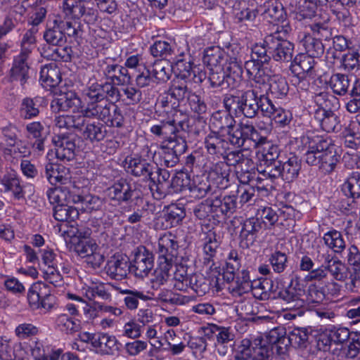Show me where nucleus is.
<instances>
[{"instance_id":"20","label":"nucleus","mask_w":360,"mask_h":360,"mask_svg":"<svg viewBox=\"0 0 360 360\" xmlns=\"http://www.w3.org/2000/svg\"><path fill=\"white\" fill-rule=\"evenodd\" d=\"M101 71L107 79L117 85H124L131 82V76L127 68L103 60L100 65Z\"/></svg>"},{"instance_id":"7","label":"nucleus","mask_w":360,"mask_h":360,"mask_svg":"<svg viewBox=\"0 0 360 360\" xmlns=\"http://www.w3.org/2000/svg\"><path fill=\"white\" fill-rule=\"evenodd\" d=\"M274 292L276 295L275 297L286 302L288 309H300L304 305V300L302 298L304 290L297 277L292 278L286 288L278 292L274 290Z\"/></svg>"},{"instance_id":"57","label":"nucleus","mask_w":360,"mask_h":360,"mask_svg":"<svg viewBox=\"0 0 360 360\" xmlns=\"http://www.w3.org/2000/svg\"><path fill=\"white\" fill-rule=\"evenodd\" d=\"M210 180L202 176H196L190 186V191L195 198H202L205 197L208 193H212L214 192L213 188L210 184Z\"/></svg>"},{"instance_id":"9","label":"nucleus","mask_w":360,"mask_h":360,"mask_svg":"<svg viewBox=\"0 0 360 360\" xmlns=\"http://www.w3.org/2000/svg\"><path fill=\"white\" fill-rule=\"evenodd\" d=\"M53 142L58 160L65 162L75 159L77 142H79L76 134H60L53 137Z\"/></svg>"},{"instance_id":"32","label":"nucleus","mask_w":360,"mask_h":360,"mask_svg":"<svg viewBox=\"0 0 360 360\" xmlns=\"http://www.w3.org/2000/svg\"><path fill=\"white\" fill-rule=\"evenodd\" d=\"M1 184L5 192H11L15 200L25 198L24 187L21 181L15 172H8L1 179Z\"/></svg>"},{"instance_id":"59","label":"nucleus","mask_w":360,"mask_h":360,"mask_svg":"<svg viewBox=\"0 0 360 360\" xmlns=\"http://www.w3.org/2000/svg\"><path fill=\"white\" fill-rule=\"evenodd\" d=\"M46 283L37 282L31 285L27 292V300L32 309H39L41 296L46 295Z\"/></svg>"},{"instance_id":"4","label":"nucleus","mask_w":360,"mask_h":360,"mask_svg":"<svg viewBox=\"0 0 360 360\" xmlns=\"http://www.w3.org/2000/svg\"><path fill=\"white\" fill-rule=\"evenodd\" d=\"M271 34L266 35L262 42L257 43L252 47L251 59L245 63V68L249 79L255 78L259 72H266L264 65L269 64L272 59L271 49L267 41Z\"/></svg>"},{"instance_id":"51","label":"nucleus","mask_w":360,"mask_h":360,"mask_svg":"<svg viewBox=\"0 0 360 360\" xmlns=\"http://www.w3.org/2000/svg\"><path fill=\"white\" fill-rule=\"evenodd\" d=\"M360 352V333H352L347 347L339 350L337 354L338 360L347 358H354Z\"/></svg>"},{"instance_id":"43","label":"nucleus","mask_w":360,"mask_h":360,"mask_svg":"<svg viewBox=\"0 0 360 360\" xmlns=\"http://www.w3.org/2000/svg\"><path fill=\"white\" fill-rule=\"evenodd\" d=\"M264 18L270 22L280 21L283 16V8L281 3L269 0L265 2L259 8Z\"/></svg>"},{"instance_id":"16","label":"nucleus","mask_w":360,"mask_h":360,"mask_svg":"<svg viewBox=\"0 0 360 360\" xmlns=\"http://www.w3.org/2000/svg\"><path fill=\"white\" fill-rule=\"evenodd\" d=\"M172 69L176 75L175 79L191 82L195 77L193 64L188 53L181 52L173 58Z\"/></svg>"},{"instance_id":"63","label":"nucleus","mask_w":360,"mask_h":360,"mask_svg":"<svg viewBox=\"0 0 360 360\" xmlns=\"http://www.w3.org/2000/svg\"><path fill=\"white\" fill-rule=\"evenodd\" d=\"M288 336L290 344L295 348H306L309 343V333L307 328H294Z\"/></svg>"},{"instance_id":"64","label":"nucleus","mask_w":360,"mask_h":360,"mask_svg":"<svg viewBox=\"0 0 360 360\" xmlns=\"http://www.w3.org/2000/svg\"><path fill=\"white\" fill-rule=\"evenodd\" d=\"M38 32L37 27H32L24 34L21 41V49L19 53L26 54L31 56L33 49L36 45V34Z\"/></svg>"},{"instance_id":"3","label":"nucleus","mask_w":360,"mask_h":360,"mask_svg":"<svg viewBox=\"0 0 360 360\" xmlns=\"http://www.w3.org/2000/svg\"><path fill=\"white\" fill-rule=\"evenodd\" d=\"M150 131L153 134L163 139L161 144L176 143L179 137H182L186 141L190 131L189 118L181 110H174L167 120L152 126Z\"/></svg>"},{"instance_id":"30","label":"nucleus","mask_w":360,"mask_h":360,"mask_svg":"<svg viewBox=\"0 0 360 360\" xmlns=\"http://www.w3.org/2000/svg\"><path fill=\"white\" fill-rule=\"evenodd\" d=\"M44 130V124L39 121L30 122L25 126L27 137L29 139H35L32 143L33 150L39 153L43 152L45 149V138L43 136Z\"/></svg>"},{"instance_id":"41","label":"nucleus","mask_w":360,"mask_h":360,"mask_svg":"<svg viewBox=\"0 0 360 360\" xmlns=\"http://www.w3.org/2000/svg\"><path fill=\"white\" fill-rule=\"evenodd\" d=\"M81 131H83V137L92 143L103 140L107 134L105 127L101 123H87L86 120L85 124Z\"/></svg>"},{"instance_id":"61","label":"nucleus","mask_w":360,"mask_h":360,"mask_svg":"<svg viewBox=\"0 0 360 360\" xmlns=\"http://www.w3.org/2000/svg\"><path fill=\"white\" fill-rule=\"evenodd\" d=\"M302 43L306 51V54L313 58L321 56L324 52V46L321 39H316L310 35L305 36Z\"/></svg>"},{"instance_id":"5","label":"nucleus","mask_w":360,"mask_h":360,"mask_svg":"<svg viewBox=\"0 0 360 360\" xmlns=\"http://www.w3.org/2000/svg\"><path fill=\"white\" fill-rule=\"evenodd\" d=\"M260 74L252 79L255 80L262 93H270L276 98L285 97L289 91L286 79L279 75L271 76L266 72H259Z\"/></svg>"},{"instance_id":"17","label":"nucleus","mask_w":360,"mask_h":360,"mask_svg":"<svg viewBox=\"0 0 360 360\" xmlns=\"http://www.w3.org/2000/svg\"><path fill=\"white\" fill-rule=\"evenodd\" d=\"M219 190H214L212 197L217 218L230 217L237 208V197L235 195L221 196Z\"/></svg>"},{"instance_id":"27","label":"nucleus","mask_w":360,"mask_h":360,"mask_svg":"<svg viewBox=\"0 0 360 360\" xmlns=\"http://www.w3.org/2000/svg\"><path fill=\"white\" fill-rule=\"evenodd\" d=\"M120 343L115 335L108 333H98L94 340V349L101 355L113 356L120 352Z\"/></svg>"},{"instance_id":"47","label":"nucleus","mask_w":360,"mask_h":360,"mask_svg":"<svg viewBox=\"0 0 360 360\" xmlns=\"http://www.w3.org/2000/svg\"><path fill=\"white\" fill-rule=\"evenodd\" d=\"M193 213L200 220L210 221L211 219L217 218L212 195L198 204L193 210Z\"/></svg>"},{"instance_id":"28","label":"nucleus","mask_w":360,"mask_h":360,"mask_svg":"<svg viewBox=\"0 0 360 360\" xmlns=\"http://www.w3.org/2000/svg\"><path fill=\"white\" fill-rule=\"evenodd\" d=\"M231 169L224 161H219L212 165L207 175V179L219 189L229 186Z\"/></svg>"},{"instance_id":"38","label":"nucleus","mask_w":360,"mask_h":360,"mask_svg":"<svg viewBox=\"0 0 360 360\" xmlns=\"http://www.w3.org/2000/svg\"><path fill=\"white\" fill-rule=\"evenodd\" d=\"M315 65L314 58L306 53H300L295 56L292 62L290 69L298 76L300 75H311Z\"/></svg>"},{"instance_id":"53","label":"nucleus","mask_w":360,"mask_h":360,"mask_svg":"<svg viewBox=\"0 0 360 360\" xmlns=\"http://www.w3.org/2000/svg\"><path fill=\"white\" fill-rule=\"evenodd\" d=\"M188 82L179 79H174L171 82L168 89L179 103L187 98L192 91L188 86Z\"/></svg>"},{"instance_id":"8","label":"nucleus","mask_w":360,"mask_h":360,"mask_svg":"<svg viewBox=\"0 0 360 360\" xmlns=\"http://www.w3.org/2000/svg\"><path fill=\"white\" fill-rule=\"evenodd\" d=\"M31 56L18 53L13 56L8 78L11 82H19L24 86L30 77Z\"/></svg>"},{"instance_id":"36","label":"nucleus","mask_w":360,"mask_h":360,"mask_svg":"<svg viewBox=\"0 0 360 360\" xmlns=\"http://www.w3.org/2000/svg\"><path fill=\"white\" fill-rule=\"evenodd\" d=\"M91 233L90 229H87L84 232L82 230H77V236L82 238V239L76 243L75 250L81 257L86 258L89 254L94 253V251L98 248L97 244L94 240L88 239Z\"/></svg>"},{"instance_id":"52","label":"nucleus","mask_w":360,"mask_h":360,"mask_svg":"<svg viewBox=\"0 0 360 360\" xmlns=\"http://www.w3.org/2000/svg\"><path fill=\"white\" fill-rule=\"evenodd\" d=\"M79 215L77 208L68 204L56 205L53 207V217L58 221H75Z\"/></svg>"},{"instance_id":"54","label":"nucleus","mask_w":360,"mask_h":360,"mask_svg":"<svg viewBox=\"0 0 360 360\" xmlns=\"http://www.w3.org/2000/svg\"><path fill=\"white\" fill-rule=\"evenodd\" d=\"M325 244L335 253H342L345 249V241L340 232L332 230L326 233L323 238Z\"/></svg>"},{"instance_id":"14","label":"nucleus","mask_w":360,"mask_h":360,"mask_svg":"<svg viewBox=\"0 0 360 360\" xmlns=\"http://www.w3.org/2000/svg\"><path fill=\"white\" fill-rule=\"evenodd\" d=\"M187 141L182 137L175 142H169L160 145V149L162 150L161 155L164 162V165L167 167H174L179 161V156L184 153L187 150Z\"/></svg>"},{"instance_id":"56","label":"nucleus","mask_w":360,"mask_h":360,"mask_svg":"<svg viewBox=\"0 0 360 360\" xmlns=\"http://www.w3.org/2000/svg\"><path fill=\"white\" fill-rule=\"evenodd\" d=\"M326 269L335 280L339 281H345L349 274V268L337 257L326 265Z\"/></svg>"},{"instance_id":"13","label":"nucleus","mask_w":360,"mask_h":360,"mask_svg":"<svg viewBox=\"0 0 360 360\" xmlns=\"http://www.w3.org/2000/svg\"><path fill=\"white\" fill-rule=\"evenodd\" d=\"M250 89L241 94L240 114L248 118H254L258 111L259 93H262L255 80L250 79Z\"/></svg>"},{"instance_id":"12","label":"nucleus","mask_w":360,"mask_h":360,"mask_svg":"<svg viewBox=\"0 0 360 360\" xmlns=\"http://www.w3.org/2000/svg\"><path fill=\"white\" fill-rule=\"evenodd\" d=\"M267 44L272 51V59L283 63L292 60L294 53V44L292 42L281 39L278 33H271V38L267 41Z\"/></svg>"},{"instance_id":"37","label":"nucleus","mask_w":360,"mask_h":360,"mask_svg":"<svg viewBox=\"0 0 360 360\" xmlns=\"http://www.w3.org/2000/svg\"><path fill=\"white\" fill-rule=\"evenodd\" d=\"M167 259L158 261V267L155 269L150 279L151 287L153 290L159 289L165 285L169 279L170 271L172 268V264L166 262Z\"/></svg>"},{"instance_id":"29","label":"nucleus","mask_w":360,"mask_h":360,"mask_svg":"<svg viewBox=\"0 0 360 360\" xmlns=\"http://www.w3.org/2000/svg\"><path fill=\"white\" fill-rule=\"evenodd\" d=\"M314 117L321 129L326 132H336L340 129L339 117L331 110L318 109Z\"/></svg>"},{"instance_id":"58","label":"nucleus","mask_w":360,"mask_h":360,"mask_svg":"<svg viewBox=\"0 0 360 360\" xmlns=\"http://www.w3.org/2000/svg\"><path fill=\"white\" fill-rule=\"evenodd\" d=\"M211 122L216 129L227 131L234 127L236 121L227 112L217 111L212 114Z\"/></svg>"},{"instance_id":"62","label":"nucleus","mask_w":360,"mask_h":360,"mask_svg":"<svg viewBox=\"0 0 360 360\" xmlns=\"http://www.w3.org/2000/svg\"><path fill=\"white\" fill-rule=\"evenodd\" d=\"M285 217V212L282 210L278 209L276 211L270 207H266L262 210L260 219L262 224L269 223L271 226H274L276 224L283 225Z\"/></svg>"},{"instance_id":"44","label":"nucleus","mask_w":360,"mask_h":360,"mask_svg":"<svg viewBox=\"0 0 360 360\" xmlns=\"http://www.w3.org/2000/svg\"><path fill=\"white\" fill-rule=\"evenodd\" d=\"M301 169V162L299 158L292 155L287 161L282 163V179L291 182L297 178Z\"/></svg>"},{"instance_id":"42","label":"nucleus","mask_w":360,"mask_h":360,"mask_svg":"<svg viewBox=\"0 0 360 360\" xmlns=\"http://www.w3.org/2000/svg\"><path fill=\"white\" fill-rule=\"evenodd\" d=\"M155 300L163 304L172 306L183 305L189 301L187 296L180 295L166 288H163L158 292Z\"/></svg>"},{"instance_id":"33","label":"nucleus","mask_w":360,"mask_h":360,"mask_svg":"<svg viewBox=\"0 0 360 360\" xmlns=\"http://www.w3.org/2000/svg\"><path fill=\"white\" fill-rule=\"evenodd\" d=\"M203 63L208 70L223 68L227 63L226 53L219 46L210 47L205 51Z\"/></svg>"},{"instance_id":"19","label":"nucleus","mask_w":360,"mask_h":360,"mask_svg":"<svg viewBox=\"0 0 360 360\" xmlns=\"http://www.w3.org/2000/svg\"><path fill=\"white\" fill-rule=\"evenodd\" d=\"M108 191L110 199L117 202L119 205L127 203L137 195L135 185L130 184L124 179L116 181Z\"/></svg>"},{"instance_id":"18","label":"nucleus","mask_w":360,"mask_h":360,"mask_svg":"<svg viewBox=\"0 0 360 360\" xmlns=\"http://www.w3.org/2000/svg\"><path fill=\"white\" fill-rule=\"evenodd\" d=\"M204 145L207 153L217 158H224L226 152L230 150L228 140L224 135L216 131H211L206 136Z\"/></svg>"},{"instance_id":"49","label":"nucleus","mask_w":360,"mask_h":360,"mask_svg":"<svg viewBox=\"0 0 360 360\" xmlns=\"http://www.w3.org/2000/svg\"><path fill=\"white\" fill-rule=\"evenodd\" d=\"M352 76L337 73L332 75L330 79V86L333 91L340 96L346 94L352 84Z\"/></svg>"},{"instance_id":"23","label":"nucleus","mask_w":360,"mask_h":360,"mask_svg":"<svg viewBox=\"0 0 360 360\" xmlns=\"http://www.w3.org/2000/svg\"><path fill=\"white\" fill-rule=\"evenodd\" d=\"M212 334H214L217 339L215 343L217 352L221 356H225L229 350V346L231 347L230 344L234 339V335L231 332L230 328L224 327H219L217 325H212L210 328H207L205 335L209 336Z\"/></svg>"},{"instance_id":"25","label":"nucleus","mask_w":360,"mask_h":360,"mask_svg":"<svg viewBox=\"0 0 360 360\" xmlns=\"http://www.w3.org/2000/svg\"><path fill=\"white\" fill-rule=\"evenodd\" d=\"M82 106V101L73 91H68L54 98L51 103V109L53 112L60 111L75 110Z\"/></svg>"},{"instance_id":"10","label":"nucleus","mask_w":360,"mask_h":360,"mask_svg":"<svg viewBox=\"0 0 360 360\" xmlns=\"http://www.w3.org/2000/svg\"><path fill=\"white\" fill-rule=\"evenodd\" d=\"M126 168L128 173L141 177L145 181L155 182V166L141 156L127 157L125 159Z\"/></svg>"},{"instance_id":"50","label":"nucleus","mask_w":360,"mask_h":360,"mask_svg":"<svg viewBox=\"0 0 360 360\" xmlns=\"http://www.w3.org/2000/svg\"><path fill=\"white\" fill-rule=\"evenodd\" d=\"M342 191L351 199L360 198V173L352 172L342 186Z\"/></svg>"},{"instance_id":"15","label":"nucleus","mask_w":360,"mask_h":360,"mask_svg":"<svg viewBox=\"0 0 360 360\" xmlns=\"http://www.w3.org/2000/svg\"><path fill=\"white\" fill-rule=\"evenodd\" d=\"M239 234L240 245L243 248H248L255 243L259 233L262 229V221L258 217L246 219L241 223Z\"/></svg>"},{"instance_id":"35","label":"nucleus","mask_w":360,"mask_h":360,"mask_svg":"<svg viewBox=\"0 0 360 360\" xmlns=\"http://www.w3.org/2000/svg\"><path fill=\"white\" fill-rule=\"evenodd\" d=\"M43 37L47 44L55 46H62L66 42V37L61 30L58 19L47 26Z\"/></svg>"},{"instance_id":"55","label":"nucleus","mask_w":360,"mask_h":360,"mask_svg":"<svg viewBox=\"0 0 360 360\" xmlns=\"http://www.w3.org/2000/svg\"><path fill=\"white\" fill-rule=\"evenodd\" d=\"M90 0H65L63 9L67 16L79 20L82 16L84 4H89Z\"/></svg>"},{"instance_id":"34","label":"nucleus","mask_w":360,"mask_h":360,"mask_svg":"<svg viewBox=\"0 0 360 360\" xmlns=\"http://www.w3.org/2000/svg\"><path fill=\"white\" fill-rule=\"evenodd\" d=\"M61 81L60 72L54 63L45 65L40 70V82L46 88H53Z\"/></svg>"},{"instance_id":"22","label":"nucleus","mask_w":360,"mask_h":360,"mask_svg":"<svg viewBox=\"0 0 360 360\" xmlns=\"http://www.w3.org/2000/svg\"><path fill=\"white\" fill-rule=\"evenodd\" d=\"M45 176L52 185L71 186L69 168L64 165L49 162L45 165Z\"/></svg>"},{"instance_id":"1","label":"nucleus","mask_w":360,"mask_h":360,"mask_svg":"<svg viewBox=\"0 0 360 360\" xmlns=\"http://www.w3.org/2000/svg\"><path fill=\"white\" fill-rule=\"evenodd\" d=\"M309 139L307 150L304 153L306 163L315 167L322 174L332 173L340 158L332 140L319 136H312Z\"/></svg>"},{"instance_id":"39","label":"nucleus","mask_w":360,"mask_h":360,"mask_svg":"<svg viewBox=\"0 0 360 360\" xmlns=\"http://www.w3.org/2000/svg\"><path fill=\"white\" fill-rule=\"evenodd\" d=\"M158 174L157 181L155 179V182H152L153 185L150 186L151 191H153L154 188L155 187V191L157 192V198H162L165 197L167 195H169V186L171 181L170 173L169 171L165 169L158 168L156 166V169H155V174Z\"/></svg>"},{"instance_id":"46","label":"nucleus","mask_w":360,"mask_h":360,"mask_svg":"<svg viewBox=\"0 0 360 360\" xmlns=\"http://www.w3.org/2000/svg\"><path fill=\"white\" fill-rule=\"evenodd\" d=\"M243 49L236 44H230L227 47L226 58H227L226 67L232 70L233 65L238 68L240 75H243Z\"/></svg>"},{"instance_id":"21","label":"nucleus","mask_w":360,"mask_h":360,"mask_svg":"<svg viewBox=\"0 0 360 360\" xmlns=\"http://www.w3.org/2000/svg\"><path fill=\"white\" fill-rule=\"evenodd\" d=\"M179 243L176 236L171 233H165L158 240V261H164L168 263L173 262L174 257L177 255Z\"/></svg>"},{"instance_id":"31","label":"nucleus","mask_w":360,"mask_h":360,"mask_svg":"<svg viewBox=\"0 0 360 360\" xmlns=\"http://www.w3.org/2000/svg\"><path fill=\"white\" fill-rule=\"evenodd\" d=\"M330 8L342 31L345 33L353 32L354 27L356 25V20L352 15L349 11L347 8L340 7L338 5H331Z\"/></svg>"},{"instance_id":"11","label":"nucleus","mask_w":360,"mask_h":360,"mask_svg":"<svg viewBox=\"0 0 360 360\" xmlns=\"http://www.w3.org/2000/svg\"><path fill=\"white\" fill-rule=\"evenodd\" d=\"M153 266V254L144 246L137 248L130 271L133 272L136 277L143 278L148 275Z\"/></svg>"},{"instance_id":"2","label":"nucleus","mask_w":360,"mask_h":360,"mask_svg":"<svg viewBox=\"0 0 360 360\" xmlns=\"http://www.w3.org/2000/svg\"><path fill=\"white\" fill-rule=\"evenodd\" d=\"M111 104L108 100L89 102L82 113L56 116L54 120L55 125L60 129L81 131L85 124L86 117L97 118L101 121L108 117Z\"/></svg>"},{"instance_id":"45","label":"nucleus","mask_w":360,"mask_h":360,"mask_svg":"<svg viewBox=\"0 0 360 360\" xmlns=\"http://www.w3.org/2000/svg\"><path fill=\"white\" fill-rule=\"evenodd\" d=\"M172 70V65L169 64L166 60L155 61L150 70L155 83L168 81L170 79Z\"/></svg>"},{"instance_id":"60","label":"nucleus","mask_w":360,"mask_h":360,"mask_svg":"<svg viewBox=\"0 0 360 360\" xmlns=\"http://www.w3.org/2000/svg\"><path fill=\"white\" fill-rule=\"evenodd\" d=\"M82 290L84 295L89 300H93L96 297L107 300L110 297V294L108 292L105 284L103 283H92L90 285L84 287Z\"/></svg>"},{"instance_id":"6","label":"nucleus","mask_w":360,"mask_h":360,"mask_svg":"<svg viewBox=\"0 0 360 360\" xmlns=\"http://www.w3.org/2000/svg\"><path fill=\"white\" fill-rule=\"evenodd\" d=\"M208 79L212 87L226 89L236 87L240 82L242 76L239 75L238 68L233 65L232 70L228 67L209 70Z\"/></svg>"},{"instance_id":"40","label":"nucleus","mask_w":360,"mask_h":360,"mask_svg":"<svg viewBox=\"0 0 360 360\" xmlns=\"http://www.w3.org/2000/svg\"><path fill=\"white\" fill-rule=\"evenodd\" d=\"M240 130L243 146H245L247 142H252L254 147L266 143V137L261 136L252 124L240 122Z\"/></svg>"},{"instance_id":"26","label":"nucleus","mask_w":360,"mask_h":360,"mask_svg":"<svg viewBox=\"0 0 360 360\" xmlns=\"http://www.w3.org/2000/svg\"><path fill=\"white\" fill-rule=\"evenodd\" d=\"M47 196L51 204L56 205H65L70 202L77 203L79 193L72 191L69 186H61L51 188L47 191Z\"/></svg>"},{"instance_id":"24","label":"nucleus","mask_w":360,"mask_h":360,"mask_svg":"<svg viewBox=\"0 0 360 360\" xmlns=\"http://www.w3.org/2000/svg\"><path fill=\"white\" fill-rule=\"evenodd\" d=\"M130 269L128 259L120 255L111 257L105 266L106 274L118 281L126 278Z\"/></svg>"},{"instance_id":"48","label":"nucleus","mask_w":360,"mask_h":360,"mask_svg":"<svg viewBox=\"0 0 360 360\" xmlns=\"http://www.w3.org/2000/svg\"><path fill=\"white\" fill-rule=\"evenodd\" d=\"M39 103L38 98H24L20 107V117L25 120H30L37 117L40 112Z\"/></svg>"}]
</instances>
